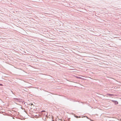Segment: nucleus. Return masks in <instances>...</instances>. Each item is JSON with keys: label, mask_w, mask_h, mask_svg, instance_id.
<instances>
[{"label": "nucleus", "mask_w": 121, "mask_h": 121, "mask_svg": "<svg viewBox=\"0 0 121 121\" xmlns=\"http://www.w3.org/2000/svg\"><path fill=\"white\" fill-rule=\"evenodd\" d=\"M75 77L77 78H79V79H81V77H77V76H76Z\"/></svg>", "instance_id": "f03ea898"}, {"label": "nucleus", "mask_w": 121, "mask_h": 121, "mask_svg": "<svg viewBox=\"0 0 121 121\" xmlns=\"http://www.w3.org/2000/svg\"><path fill=\"white\" fill-rule=\"evenodd\" d=\"M0 86H3V85L2 84H0Z\"/></svg>", "instance_id": "20e7f679"}, {"label": "nucleus", "mask_w": 121, "mask_h": 121, "mask_svg": "<svg viewBox=\"0 0 121 121\" xmlns=\"http://www.w3.org/2000/svg\"><path fill=\"white\" fill-rule=\"evenodd\" d=\"M112 101L114 102V103L116 104H118V102L117 101H115L114 100H112Z\"/></svg>", "instance_id": "f257e3e1"}, {"label": "nucleus", "mask_w": 121, "mask_h": 121, "mask_svg": "<svg viewBox=\"0 0 121 121\" xmlns=\"http://www.w3.org/2000/svg\"><path fill=\"white\" fill-rule=\"evenodd\" d=\"M107 95H112V94H107Z\"/></svg>", "instance_id": "7ed1b4c3"}]
</instances>
